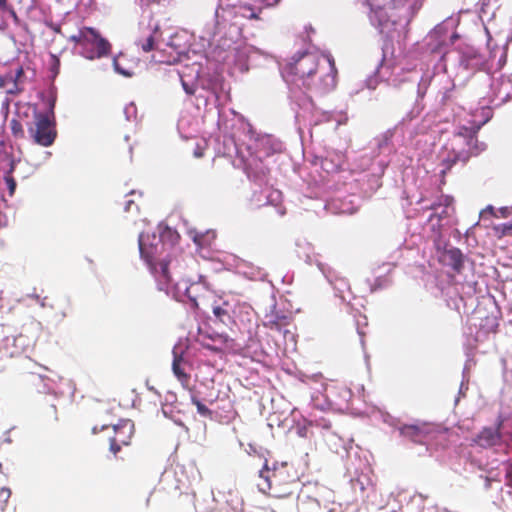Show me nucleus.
Wrapping results in <instances>:
<instances>
[{"instance_id":"1","label":"nucleus","mask_w":512,"mask_h":512,"mask_svg":"<svg viewBox=\"0 0 512 512\" xmlns=\"http://www.w3.org/2000/svg\"><path fill=\"white\" fill-rule=\"evenodd\" d=\"M288 75L295 76L308 89L318 94L332 91L337 84V69L331 56L303 52L285 66Z\"/></svg>"},{"instance_id":"35","label":"nucleus","mask_w":512,"mask_h":512,"mask_svg":"<svg viewBox=\"0 0 512 512\" xmlns=\"http://www.w3.org/2000/svg\"><path fill=\"white\" fill-rule=\"evenodd\" d=\"M132 205H134V201L133 200L126 201V203H125V211H127V212L131 211Z\"/></svg>"},{"instance_id":"39","label":"nucleus","mask_w":512,"mask_h":512,"mask_svg":"<svg viewBox=\"0 0 512 512\" xmlns=\"http://www.w3.org/2000/svg\"><path fill=\"white\" fill-rule=\"evenodd\" d=\"M431 51H432V52H440V51H441V50H440V45H437V46L432 47V48H431Z\"/></svg>"},{"instance_id":"2","label":"nucleus","mask_w":512,"mask_h":512,"mask_svg":"<svg viewBox=\"0 0 512 512\" xmlns=\"http://www.w3.org/2000/svg\"><path fill=\"white\" fill-rule=\"evenodd\" d=\"M260 481L257 483L262 493L275 498H286L291 496L297 489L299 477L292 465L283 462L274 465L270 469L267 460L258 471Z\"/></svg>"},{"instance_id":"12","label":"nucleus","mask_w":512,"mask_h":512,"mask_svg":"<svg viewBox=\"0 0 512 512\" xmlns=\"http://www.w3.org/2000/svg\"><path fill=\"white\" fill-rule=\"evenodd\" d=\"M425 444L427 447L437 448L438 445L442 444L446 440V432L439 429L435 425L426 423Z\"/></svg>"},{"instance_id":"17","label":"nucleus","mask_w":512,"mask_h":512,"mask_svg":"<svg viewBox=\"0 0 512 512\" xmlns=\"http://www.w3.org/2000/svg\"><path fill=\"white\" fill-rule=\"evenodd\" d=\"M157 33V30H154L152 33H150L146 38L139 39L137 41V45L142 49L144 52H150L155 48V35Z\"/></svg>"},{"instance_id":"38","label":"nucleus","mask_w":512,"mask_h":512,"mask_svg":"<svg viewBox=\"0 0 512 512\" xmlns=\"http://www.w3.org/2000/svg\"><path fill=\"white\" fill-rule=\"evenodd\" d=\"M52 29H53V31H54V32H56V33H58V34H61V33H62V32H61V28H60V26H58V25L52 26Z\"/></svg>"},{"instance_id":"26","label":"nucleus","mask_w":512,"mask_h":512,"mask_svg":"<svg viewBox=\"0 0 512 512\" xmlns=\"http://www.w3.org/2000/svg\"><path fill=\"white\" fill-rule=\"evenodd\" d=\"M10 73V76L13 80H15V84L17 86H21L22 84V80L21 78L23 77L24 75V71H23V68L22 67H18L14 72H9Z\"/></svg>"},{"instance_id":"15","label":"nucleus","mask_w":512,"mask_h":512,"mask_svg":"<svg viewBox=\"0 0 512 512\" xmlns=\"http://www.w3.org/2000/svg\"><path fill=\"white\" fill-rule=\"evenodd\" d=\"M0 88L4 89L7 94L12 95H17L23 91V87L15 84V80L11 78L9 72L2 73Z\"/></svg>"},{"instance_id":"18","label":"nucleus","mask_w":512,"mask_h":512,"mask_svg":"<svg viewBox=\"0 0 512 512\" xmlns=\"http://www.w3.org/2000/svg\"><path fill=\"white\" fill-rule=\"evenodd\" d=\"M42 416L48 423H55L58 421L57 407L54 404L47 405L43 411Z\"/></svg>"},{"instance_id":"37","label":"nucleus","mask_w":512,"mask_h":512,"mask_svg":"<svg viewBox=\"0 0 512 512\" xmlns=\"http://www.w3.org/2000/svg\"><path fill=\"white\" fill-rule=\"evenodd\" d=\"M8 0H0V10H4L7 7Z\"/></svg>"},{"instance_id":"10","label":"nucleus","mask_w":512,"mask_h":512,"mask_svg":"<svg viewBox=\"0 0 512 512\" xmlns=\"http://www.w3.org/2000/svg\"><path fill=\"white\" fill-rule=\"evenodd\" d=\"M426 423L417 424V425H403L400 427L399 432L400 435L415 443V444H425V435H427L428 432H426Z\"/></svg>"},{"instance_id":"34","label":"nucleus","mask_w":512,"mask_h":512,"mask_svg":"<svg viewBox=\"0 0 512 512\" xmlns=\"http://www.w3.org/2000/svg\"><path fill=\"white\" fill-rule=\"evenodd\" d=\"M109 429H110V427L108 425H103L100 429H98V427L95 426L92 428V433L97 434L101 430H109Z\"/></svg>"},{"instance_id":"36","label":"nucleus","mask_w":512,"mask_h":512,"mask_svg":"<svg viewBox=\"0 0 512 512\" xmlns=\"http://www.w3.org/2000/svg\"><path fill=\"white\" fill-rule=\"evenodd\" d=\"M182 84H183V88L187 94L192 95L194 93V91L192 89H190L185 82H183Z\"/></svg>"},{"instance_id":"41","label":"nucleus","mask_w":512,"mask_h":512,"mask_svg":"<svg viewBox=\"0 0 512 512\" xmlns=\"http://www.w3.org/2000/svg\"><path fill=\"white\" fill-rule=\"evenodd\" d=\"M511 474H512L511 470L507 472V476H510Z\"/></svg>"},{"instance_id":"30","label":"nucleus","mask_w":512,"mask_h":512,"mask_svg":"<svg viewBox=\"0 0 512 512\" xmlns=\"http://www.w3.org/2000/svg\"><path fill=\"white\" fill-rule=\"evenodd\" d=\"M244 9H245V10H247V11H249L250 13H249V14H243V16H245V17H247V18H249V19H258V18H259V17H258V14H257V13H255V12L252 10V8H250V7H246V6H245V7H244Z\"/></svg>"},{"instance_id":"40","label":"nucleus","mask_w":512,"mask_h":512,"mask_svg":"<svg viewBox=\"0 0 512 512\" xmlns=\"http://www.w3.org/2000/svg\"><path fill=\"white\" fill-rule=\"evenodd\" d=\"M148 389H149V391H151L155 394H159V392L153 386H148Z\"/></svg>"},{"instance_id":"24","label":"nucleus","mask_w":512,"mask_h":512,"mask_svg":"<svg viewBox=\"0 0 512 512\" xmlns=\"http://www.w3.org/2000/svg\"><path fill=\"white\" fill-rule=\"evenodd\" d=\"M198 287H199V284H192L189 287H187V289H186V295L194 307H198L197 296L195 295V292H194Z\"/></svg>"},{"instance_id":"9","label":"nucleus","mask_w":512,"mask_h":512,"mask_svg":"<svg viewBox=\"0 0 512 512\" xmlns=\"http://www.w3.org/2000/svg\"><path fill=\"white\" fill-rule=\"evenodd\" d=\"M440 261L452 268V270L460 274L464 269L465 256L459 248L453 247L443 251Z\"/></svg>"},{"instance_id":"14","label":"nucleus","mask_w":512,"mask_h":512,"mask_svg":"<svg viewBox=\"0 0 512 512\" xmlns=\"http://www.w3.org/2000/svg\"><path fill=\"white\" fill-rule=\"evenodd\" d=\"M424 0H392L394 8L406 9L411 16L415 15L421 8Z\"/></svg>"},{"instance_id":"29","label":"nucleus","mask_w":512,"mask_h":512,"mask_svg":"<svg viewBox=\"0 0 512 512\" xmlns=\"http://www.w3.org/2000/svg\"><path fill=\"white\" fill-rule=\"evenodd\" d=\"M258 2L262 7H270L273 5H276L280 0H255Z\"/></svg>"},{"instance_id":"20","label":"nucleus","mask_w":512,"mask_h":512,"mask_svg":"<svg viewBox=\"0 0 512 512\" xmlns=\"http://www.w3.org/2000/svg\"><path fill=\"white\" fill-rule=\"evenodd\" d=\"M288 324V318L286 316L277 317L275 319H270L265 326L271 330L281 331L283 326Z\"/></svg>"},{"instance_id":"21","label":"nucleus","mask_w":512,"mask_h":512,"mask_svg":"<svg viewBox=\"0 0 512 512\" xmlns=\"http://www.w3.org/2000/svg\"><path fill=\"white\" fill-rule=\"evenodd\" d=\"M453 203V198L447 195H442L437 202H433L427 207L429 210H437L440 206L450 208Z\"/></svg>"},{"instance_id":"5","label":"nucleus","mask_w":512,"mask_h":512,"mask_svg":"<svg viewBox=\"0 0 512 512\" xmlns=\"http://www.w3.org/2000/svg\"><path fill=\"white\" fill-rule=\"evenodd\" d=\"M139 250L141 257L146 261L151 273L157 281L158 289L168 293V290L172 286V279L168 269L169 262L166 260L154 262L153 257L144 249L141 237L139 238Z\"/></svg>"},{"instance_id":"31","label":"nucleus","mask_w":512,"mask_h":512,"mask_svg":"<svg viewBox=\"0 0 512 512\" xmlns=\"http://www.w3.org/2000/svg\"><path fill=\"white\" fill-rule=\"evenodd\" d=\"M194 157L201 158L204 156V149L200 146H197L193 152Z\"/></svg>"},{"instance_id":"8","label":"nucleus","mask_w":512,"mask_h":512,"mask_svg":"<svg viewBox=\"0 0 512 512\" xmlns=\"http://www.w3.org/2000/svg\"><path fill=\"white\" fill-rule=\"evenodd\" d=\"M503 420L499 419L496 427H484L473 439L474 443L482 448H491L501 442V428Z\"/></svg>"},{"instance_id":"33","label":"nucleus","mask_w":512,"mask_h":512,"mask_svg":"<svg viewBox=\"0 0 512 512\" xmlns=\"http://www.w3.org/2000/svg\"><path fill=\"white\" fill-rule=\"evenodd\" d=\"M52 62H53V71H55V73H57V69L60 64L59 59L56 56L52 55Z\"/></svg>"},{"instance_id":"7","label":"nucleus","mask_w":512,"mask_h":512,"mask_svg":"<svg viewBox=\"0 0 512 512\" xmlns=\"http://www.w3.org/2000/svg\"><path fill=\"white\" fill-rule=\"evenodd\" d=\"M134 432V423L129 419L120 420L118 424L113 425L108 435L109 450L117 455L123 446L130 445Z\"/></svg>"},{"instance_id":"32","label":"nucleus","mask_w":512,"mask_h":512,"mask_svg":"<svg viewBox=\"0 0 512 512\" xmlns=\"http://www.w3.org/2000/svg\"><path fill=\"white\" fill-rule=\"evenodd\" d=\"M10 495H11V491L9 488H5V487L1 488L0 496H4L6 499H8L10 497Z\"/></svg>"},{"instance_id":"19","label":"nucleus","mask_w":512,"mask_h":512,"mask_svg":"<svg viewBox=\"0 0 512 512\" xmlns=\"http://www.w3.org/2000/svg\"><path fill=\"white\" fill-rule=\"evenodd\" d=\"M192 403L196 406L197 412L205 418L212 419L213 412L195 396L191 397Z\"/></svg>"},{"instance_id":"28","label":"nucleus","mask_w":512,"mask_h":512,"mask_svg":"<svg viewBox=\"0 0 512 512\" xmlns=\"http://www.w3.org/2000/svg\"><path fill=\"white\" fill-rule=\"evenodd\" d=\"M448 210H449V208L444 207V209L442 210V212L440 214H436V213L431 214V216L429 217V220L432 221L434 217H437L438 221L440 222L443 218H446L449 216Z\"/></svg>"},{"instance_id":"27","label":"nucleus","mask_w":512,"mask_h":512,"mask_svg":"<svg viewBox=\"0 0 512 512\" xmlns=\"http://www.w3.org/2000/svg\"><path fill=\"white\" fill-rule=\"evenodd\" d=\"M4 179L9 190V194L12 196L16 189V181L10 174L6 175Z\"/></svg>"},{"instance_id":"6","label":"nucleus","mask_w":512,"mask_h":512,"mask_svg":"<svg viewBox=\"0 0 512 512\" xmlns=\"http://www.w3.org/2000/svg\"><path fill=\"white\" fill-rule=\"evenodd\" d=\"M29 131L34 141L44 147L52 145L57 135L54 123L45 113L35 115L34 127H30Z\"/></svg>"},{"instance_id":"4","label":"nucleus","mask_w":512,"mask_h":512,"mask_svg":"<svg viewBox=\"0 0 512 512\" xmlns=\"http://www.w3.org/2000/svg\"><path fill=\"white\" fill-rule=\"evenodd\" d=\"M476 131L468 128H463L454 136V146L452 149V156L443 161L445 168L442 173L445 174L457 162L466 163L472 156H477L484 150L483 144H479L476 136Z\"/></svg>"},{"instance_id":"3","label":"nucleus","mask_w":512,"mask_h":512,"mask_svg":"<svg viewBox=\"0 0 512 512\" xmlns=\"http://www.w3.org/2000/svg\"><path fill=\"white\" fill-rule=\"evenodd\" d=\"M81 47V54L88 60L100 59L111 54L110 42L93 27H82L68 39Z\"/></svg>"},{"instance_id":"22","label":"nucleus","mask_w":512,"mask_h":512,"mask_svg":"<svg viewBox=\"0 0 512 512\" xmlns=\"http://www.w3.org/2000/svg\"><path fill=\"white\" fill-rule=\"evenodd\" d=\"M213 314L224 324H227V322H229L231 319L228 310L221 306H215L213 308Z\"/></svg>"},{"instance_id":"25","label":"nucleus","mask_w":512,"mask_h":512,"mask_svg":"<svg viewBox=\"0 0 512 512\" xmlns=\"http://www.w3.org/2000/svg\"><path fill=\"white\" fill-rule=\"evenodd\" d=\"M495 230L497 233L500 234V236H512V224H500L497 227H495Z\"/></svg>"},{"instance_id":"13","label":"nucleus","mask_w":512,"mask_h":512,"mask_svg":"<svg viewBox=\"0 0 512 512\" xmlns=\"http://www.w3.org/2000/svg\"><path fill=\"white\" fill-rule=\"evenodd\" d=\"M425 444L427 447L437 448L438 445L442 444L446 440V432L439 429L435 425L426 423Z\"/></svg>"},{"instance_id":"23","label":"nucleus","mask_w":512,"mask_h":512,"mask_svg":"<svg viewBox=\"0 0 512 512\" xmlns=\"http://www.w3.org/2000/svg\"><path fill=\"white\" fill-rule=\"evenodd\" d=\"M10 129L14 137L16 138H23L24 137V130L22 127V124L17 119H12L10 121Z\"/></svg>"},{"instance_id":"16","label":"nucleus","mask_w":512,"mask_h":512,"mask_svg":"<svg viewBox=\"0 0 512 512\" xmlns=\"http://www.w3.org/2000/svg\"><path fill=\"white\" fill-rule=\"evenodd\" d=\"M127 61V58L126 56L124 55H119L117 57H115L113 59V67L115 69V71L118 73V74H121L123 75L124 77H133L136 75V72H135V69L133 67H128L127 65H125L124 62Z\"/></svg>"},{"instance_id":"11","label":"nucleus","mask_w":512,"mask_h":512,"mask_svg":"<svg viewBox=\"0 0 512 512\" xmlns=\"http://www.w3.org/2000/svg\"><path fill=\"white\" fill-rule=\"evenodd\" d=\"M174 358L172 362V371L177 380L181 383L184 388L189 387L190 383V374L185 372V367L187 365V361L184 359L182 354H177L175 351L173 352Z\"/></svg>"}]
</instances>
